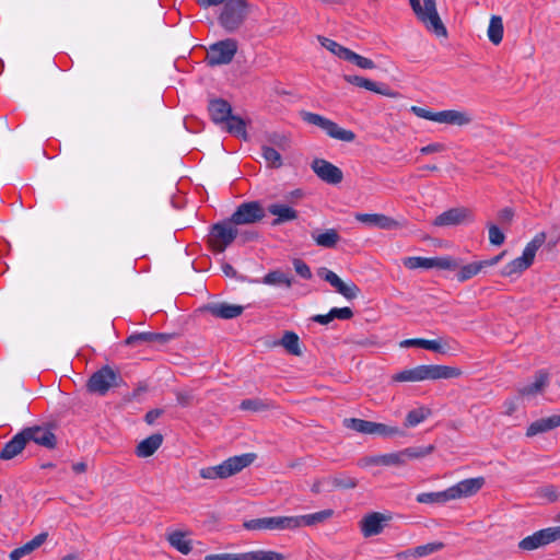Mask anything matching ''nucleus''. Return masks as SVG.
Here are the masks:
<instances>
[{"mask_svg": "<svg viewBox=\"0 0 560 560\" xmlns=\"http://www.w3.org/2000/svg\"><path fill=\"white\" fill-rule=\"evenodd\" d=\"M256 457L255 453H245L232 456L218 465L201 468L199 470V476L203 479L210 480L226 479L250 466Z\"/></svg>", "mask_w": 560, "mask_h": 560, "instance_id": "1", "label": "nucleus"}, {"mask_svg": "<svg viewBox=\"0 0 560 560\" xmlns=\"http://www.w3.org/2000/svg\"><path fill=\"white\" fill-rule=\"evenodd\" d=\"M547 235L545 232L537 233L530 242L526 244L520 257L508 262L501 270L500 275L505 278L521 276L534 262L538 249L545 244Z\"/></svg>", "mask_w": 560, "mask_h": 560, "instance_id": "2", "label": "nucleus"}, {"mask_svg": "<svg viewBox=\"0 0 560 560\" xmlns=\"http://www.w3.org/2000/svg\"><path fill=\"white\" fill-rule=\"evenodd\" d=\"M417 19L427 31L438 37H446L447 31L436 9L435 0H409Z\"/></svg>", "mask_w": 560, "mask_h": 560, "instance_id": "3", "label": "nucleus"}, {"mask_svg": "<svg viewBox=\"0 0 560 560\" xmlns=\"http://www.w3.org/2000/svg\"><path fill=\"white\" fill-rule=\"evenodd\" d=\"M410 110L419 118L443 125L463 127L472 122V116L467 110L446 109L441 112H432L419 106H411Z\"/></svg>", "mask_w": 560, "mask_h": 560, "instance_id": "4", "label": "nucleus"}, {"mask_svg": "<svg viewBox=\"0 0 560 560\" xmlns=\"http://www.w3.org/2000/svg\"><path fill=\"white\" fill-rule=\"evenodd\" d=\"M301 117L305 122L319 127L334 139L351 142L355 138V135L351 130L340 128L336 122L322 115L302 112Z\"/></svg>", "mask_w": 560, "mask_h": 560, "instance_id": "5", "label": "nucleus"}, {"mask_svg": "<svg viewBox=\"0 0 560 560\" xmlns=\"http://www.w3.org/2000/svg\"><path fill=\"white\" fill-rule=\"evenodd\" d=\"M237 234L238 231L230 219L229 221H223L212 226L209 243L214 250L222 253L233 243Z\"/></svg>", "mask_w": 560, "mask_h": 560, "instance_id": "6", "label": "nucleus"}, {"mask_svg": "<svg viewBox=\"0 0 560 560\" xmlns=\"http://www.w3.org/2000/svg\"><path fill=\"white\" fill-rule=\"evenodd\" d=\"M237 51V42L232 38L217 42L207 50L206 60L210 66H221L230 63Z\"/></svg>", "mask_w": 560, "mask_h": 560, "instance_id": "7", "label": "nucleus"}, {"mask_svg": "<svg viewBox=\"0 0 560 560\" xmlns=\"http://www.w3.org/2000/svg\"><path fill=\"white\" fill-rule=\"evenodd\" d=\"M247 15V3L245 0H229L220 15L222 26L233 32L245 20Z\"/></svg>", "mask_w": 560, "mask_h": 560, "instance_id": "8", "label": "nucleus"}, {"mask_svg": "<svg viewBox=\"0 0 560 560\" xmlns=\"http://www.w3.org/2000/svg\"><path fill=\"white\" fill-rule=\"evenodd\" d=\"M474 220L475 215L471 209L466 207H455L439 214L433 220L432 224L439 228H450L470 224Z\"/></svg>", "mask_w": 560, "mask_h": 560, "instance_id": "9", "label": "nucleus"}, {"mask_svg": "<svg viewBox=\"0 0 560 560\" xmlns=\"http://www.w3.org/2000/svg\"><path fill=\"white\" fill-rule=\"evenodd\" d=\"M393 520L390 513L371 512L360 521V529L365 538L380 535Z\"/></svg>", "mask_w": 560, "mask_h": 560, "instance_id": "10", "label": "nucleus"}, {"mask_svg": "<svg viewBox=\"0 0 560 560\" xmlns=\"http://www.w3.org/2000/svg\"><path fill=\"white\" fill-rule=\"evenodd\" d=\"M293 522L291 516H268L246 521L243 526L248 530H292Z\"/></svg>", "mask_w": 560, "mask_h": 560, "instance_id": "11", "label": "nucleus"}, {"mask_svg": "<svg viewBox=\"0 0 560 560\" xmlns=\"http://www.w3.org/2000/svg\"><path fill=\"white\" fill-rule=\"evenodd\" d=\"M35 440V428H27L22 432L15 434L0 452V458L10 460L16 457L25 448L30 441Z\"/></svg>", "mask_w": 560, "mask_h": 560, "instance_id": "12", "label": "nucleus"}, {"mask_svg": "<svg viewBox=\"0 0 560 560\" xmlns=\"http://www.w3.org/2000/svg\"><path fill=\"white\" fill-rule=\"evenodd\" d=\"M265 217L262 207L257 201L244 202L230 218L235 225L253 224Z\"/></svg>", "mask_w": 560, "mask_h": 560, "instance_id": "13", "label": "nucleus"}, {"mask_svg": "<svg viewBox=\"0 0 560 560\" xmlns=\"http://www.w3.org/2000/svg\"><path fill=\"white\" fill-rule=\"evenodd\" d=\"M318 276L334 287L335 290L347 300H353L358 298L360 293V289L354 282L343 281L337 273L327 268H320L318 270Z\"/></svg>", "mask_w": 560, "mask_h": 560, "instance_id": "14", "label": "nucleus"}, {"mask_svg": "<svg viewBox=\"0 0 560 560\" xmlns=\"http://www.w3.org/2000/svg\"><path fill=\"white\" fill-rule=\"evenodd\" d=\"M418 366H419L420 382L428 381V380L436 381V380L457 378L463 374L462 370L456 366L440 365V364H429V365H418Z\"/></svg>", "mask_w": 560, "mask_h": 560, "instance_id": "15", "label": "nucleus"}, {"mask_svg": "<svg viewBox=\"0 0 560 560\" xmlns=\"http://www.w3.org/2000/svg\"><path fill=\"white\" fill-rule=\"evenodd\" d=\"M117 378L114 370L105 366L91 376L88 387L93 393L104 395L112 386L116 385Z\"/></svg>", "mask_w": 560, "mask_h": 560, "instance_id": "16", "label": "nucleus"}, {"mask_svg": "<svg viewBox=\"0 0 560 560\" xmlns=\"http://www.w3.org/2000/svg\"><path fill=\"white\" fill-rule=\"evenodd\" d=\"M313 172L328 184H339L342 178L343 174L342 171L337 167L336 165L331 164L330 162L324 160V159H315L312 162L311 165Z\"/></svg>", "mask_w": 560, "mask_h": 560, "instance_id": "17", "label": "nucleus"}, {"mask_svg": "<svg viewBox=\"0 0 560 560\" xmlns=\"http://www.w3.org/2000/svg\"><path fill=\"white\" fill-rule=\"evenodd\" d=\"M354 218L363 224L383 230H393L400 226L395 219L383 213H357Z\"/></svg>", "mask_w": 560, "mask_h": 560, "instance_id": "18", "label": "nucleus"}, {"mask_svg": "<svg viewBox=\"0 0 560 560\" xmlns=\"http://www.w3.org/2000/svg\"><path fill=\"white\" fill-rule=\"evenodd\" d=\"M205 311L209 312L212 316L223 319H232L238 317L244 307L237 304H230L226 302H213L205 306Z\"/></svg>", "mask_w": 560, "mask_h": 560, "instance_id": "19", "label": "nucleus"}, {"mask_svg": "<svg viewBox=\"0 0 560 560\" xmlns=\"http://www.w3.org/2000/svg\"><path fill=\"white\" fill-rule=\"evenodd\" d=\"M343 79L350 84H353L359 88H363L365 90L372 91L374 93H377V94H381V95H384L387 97L398 98L400 96L398 92H395L385 86H381L376 82H374L370 79L360 77V75H345Z\"/></svg>", "mask_w": 560, "mask_h": 560, "instance_id": "20", "label": "nucleus"}, {"mask_svg": "<svg viewBox=\"0 0 560 560\" xmlns=\"http://www.w3.org/2000/svg\"><path fill=\"white\" fill-rule=\"evenodd\" d=\"M31 308L27 307L24 299H19L12 310L11 325L18 331H23L31 324Z\"/></svg>", "mask_w": 560, "mask_h": 560, "instance_id": "21", "label": "nucleus"}, {"mask_svg": "<svg viewBox=\"0 0 560 560\" xmlns=\"http://www.w3.org/2000/svg\"><path fill=\"white\" fill-rule=\"evenodd\" d=\"M358 486L357 480L354 478L348 476H335V477H325L318 480L314 485V490L327 489V490H342V489H351Z\"/></svg>", "mask_w": 560, "mask_h": 560, "instance_id": "22", "label": "nucleus"}, {"mask_svg": "<svg viewBox=\"0 0 560 560\" xmlns=\"http://www.w3.org/2000/svg\"><path fill=\"white\" fill-rule=\"evenodd\" d=\"M362 462L364 466L400 467L405 465V454H402V452H396L374 455L365 457Z\"/></svg>", "mask_w": 560, "mask_h": 560, "instance_id": "23", "label": "nucleus"}, {"mask_svg": "<svg viewBox=\"0 0 560 560\" xmlns=\"http://www.w3.org/2000/svg\"><path fill=\"white\" fill-rule=\"evenodd\" d=\"M471 492H421L417 497L419 503L442 504L451 500L467 498Z\"/></svg>", "mask_w": 560, "mask_h": 560, "instance_id": "24", "label": "nucleus"}, {"mask_svg": "<svg viewBox=\"0 0 560 560\" xmlns=\"http://www.w3.org/2000/svg\"><path fill=\"white\" fill-rule=\"evenodd\" d=\"M332 515L334 511L327 509L312 514L291 516V521H294L292 525V530L303 526H313L319 523H324L325 521L329 520Z\"/></svg>", "mask_w": 560, "mask_h": 560, "instance_id": "25", "label": "nucleus"}, {"mask_svg": "<svg viewBox=\"0 0 560 560\" xmlns=\"http://www.w3.org/2000/svg\"><path fill=\"white\" fill-rule=\"evenodd\" d=\"M560 427V415H553L547 418L538 419L532 422L526 431V436L532 438Z\"/></svg>", "mask_w": 560, "mask_h": 560, "instance_id": "26", "label": "nucleus"}, {"mask_svg": "<svg viewBox=\"0 0 560 560\" xmlns=\"http://www.w3.org/2000/svg\"><path fill=\"white\" fill-rule=\"evenodd\" d=\"M208 109L212 121L217 125L223 124L232 114L231 105L222 98L212 100Z\"/></svg>", "mask_w": 560, "mask_h": 560, "instance_id": "27", "label": "nucleus"}, {"mask_svg": "<svg viewBox=\"0 0 560 560\" xmlns=\"http://www.w3.org/2000/svg\"><path fill=\"white\" fill-rule=\"evenodd\" d=\"M548 374L545 372H539L535 375L533 383L518 388V395L522 397H534L544 392L548 385Z\"/></svg>", "mask_w": 560, "mask_h": 560, "instance_id": "28", "label": "nucleus"}, {"mask_svg": "<svg viewBox=\"0 0 560 560\" xmlns=\"http://www.w3.org/2000/svg\"><path fill=\"white\" fill-rule=\"evenodd\" d=\"M268 211L276 215L272 225H279L284 222L293 221L298 218V212L290 206L282 203H273L268 207Z\"/></svg>", "mask_w": 560, "mask_h": 560, "instance_id": "29", "label": "nucleus"}, {"mask_svg": "<svg viewBox=\"0 0 560 560\" xmlns=\"http://www.w3.org/2000/svg\"><path fill=\"white\" fill-rule=\"evenodd\" d=\"M168 544L183 555H188L191 549V540L187 538V533L182 530H173L166 535Z\"/></svg>", "mask_w": 560, "mask_h": 560, "instance_id": "30", "label": "nucleus"}, {"mask_svg": "<svg viewBox=\"0 0 560 560\" xmlns=\"http://www.w3.org/2000/svg\"><path fill=\"white\" fill-rule=\"evenodd\" d=\"M163 435L160 433L152 434L147 439L142 440L136 450L139 457H149L153 455L156 450L162 445Z\"/></svg>", "mask_w": 560, "mask_h": 560, "instance_id": "31", "label": "nucleus"}, {"mask_svg": "<svg viewBox=\"0 0 560 560\" xmlns=\"http://www.w3.org/2000/svg\"><path fill=\"white\" fill-rule=\"evenodd\" d=\"M172 338L171 335L166 334H156V332H138L129 336L126 339V345L132 346L138 342H156V343H166Z\"/></svg>", "mask_w": 560, "mask_h": 560, "instance_id": "32", "label": "nucleus"}, {"mask_svg": "<svg viewBox=\"0 0 560 560\" xmlns=\"http://www.w3.org/2000/svg\"><path fill=\"white\" fill-rule=\"evenodd\" d=\"M425 350L448 355L453 354L457 350V343L445 338L428 340Z\"/></svg>", "mask_w": 560, "mask_h": 560, "instance_id": "33", "label": "nucleus"}, {"mask_svg": "<svg viewBox=\"0 0 560 560\" xmlns=\"http://www.w3.org/2000/svg\"><path fill=\"white\" fill-rule=\"evenodd\" d=\"M485 267L481 260L479 261H472L470 264L462 266L459 264V268L457 269L456 279L459 282H465L472 277L479 275L481 271H483Z\"/></svg>", "mask_w": 560, "mask_h": 560, "instance_id": "34", "label": "nucleus"}, {"mask_svg": "<svg viewBox=\"0 0 560 560\" xmlns=\"http://www.w3.org/2000/svg\"><path fill=\"white\" fill-rule=\"evenodd\" d=\"M244 560H287L288 557L284 553L275 551L258 549L248 552H244Z\"/></svg>", "mask_w": 560, "mask_h": 560, "instance_id": "35", "label": "nucleus"}, {"mask_svg": "<svg viewBox=\"0 0 560 560\" xmlns=\"http://www.w3.org/2000/svg\"><path fill=\"white\" fill-rule=\"evenodd\" d=\"M314 242L325 248H332L340 240L338 232L335 229H328L323 233L312 235Z\"/></svg>", "mask_w": 560, "mask_h": 560, "instance_id": "36", "label": "nucleus"}, {"mask_svg": "<svg viewBox=\"0 0 560 560\" xmlns=\"http://www.w3.org/2000/svg\"><path fill=\"white\" fill-rule=\"evenodd\" d=\"M489 40L499 45L503 38V22L502 18L499 15H492L489 22L488 31H487Z\"/></svg>", "mask_w": 560, "mask_h": 560, "instance_id": "37", "label": "nucleus"}, {"mask_svg": "<svg viewBox=\"0 0 560 560\" xmlns=\"http://www.w3.org/2000/svg\"><path fill=\"white\" fill-rule=\"evenodd\" d=\"M432 415V411L430 408L421 406L413 410H410L405 420V425L407 428H412L418 425L419 423L423 422L427 418H429Z\"/></svg>", "mask_w": 560, "mask_h": 560, "instance_id": "38", "label": "nucleus"}, {"mask_svg": "<svg viewBox=\"0 0 560 560\" xmlns=\"http://www.w3.org/2000/svg\"><path fill=\"white\" fill-rule=\"evenodd\" d=\"M279 345L293 355L302 354L299 336L293 331H285L279 341Z\"/></svg>", "mask_w": 560, "mask_h": 560, "instance_id": "39", "label": "nucleus"}, {"mask_svg": "<svg viewBox=\"0 0 560 560\" xmlns=\"http://www.w3.org/2000/svg\"><path fill=\"white\" fill-rule=\"evenodd\" d=\"M343 425L347 429L353 430L359 433L372 434L374 422L358 418H346L343 420Z\"/></svg>", "mask_w": 560, "mask_h": 560, "instance_id": "40", "label": "nucleus"}, {"mask_svg": "<svg viewBox=\"0 0 560 560\" xmlns=\"http://www.w3.org/2000/svg\"><path fill=\"white\" fill-rule=\"evenodd\" d=\"M261 282L268 285H284L285 288H291L292 278L280 270H273L268 272L262 278Z\"/></svg>", "mask_w": 560, "mask_h": 560, "instance_id": "41", "label": "nucleus"}, {"mask_svg": "<svg viewBox=\"0 0 560 560\" xmlns=\"http://www.w3.org/2000/svg\"><path fill=\"white\" fill-rule=\"evenodd\" d=\"M223 124H225V129L229 132L243 139H247L246 125L241 117L233 116L231 114L230 117Z\"/></svg>", "mask_w": 560, "mask_h": 560, "instance_id": "42", "label": "nucleus"}, {"mask_svg": "<svg viewBox=\"0 0 560 560\" xmlns=\"http://www.w3.org/2000/svg\"><path fill=\"white\" fill-rule=\"evenodd\" d=\"M483 487H490L485 477H475L459 481L447 490H479Z\"/></svg>", "mask_w": 560, "mask_h": 560, "instance_id": "43", "label": "nucleus"}, {"mask_svg": "<svg viewBox=\"0 0 560 560\" xmlns=\"http://www.w3.org/2000/svg\"><path fill=\"white\" fill-rule=\"evenodd\" d=\"M318 42L320 43V45L326 48L328 51H330L332 55H335L336 57L345 60L348 52H349V48L338 44L337 42L330 39V38H327V37H324V36H319L318 37Z\"/></svg>", "mask_w": 560, "mask_h": 560, "instance_id": "44", "label": "nucleus"}, {"mask_svg": "<svg viewBox=\"0 0 560 560\" xmlns=\"http://www.w3.org/2000/svg\"><path fill=\"white\" fill-rule=\"evenodd\" d=\"M272 407L273 406L270 401L259 399V398L245 399L240 405L241 410L252 411V412H261V411L271 409Z\"/></svg>", "mask_w": 560, "mask_h": 560, "instance_id": "45", "label": "nucleus"}, {"mask_svg": "<svg viewBox=\"0 0 560 560\" xmlns=\"http://www.w3.org/2000/svg\"><path fill=\"white\" fill-rule=\"evenodd\" d=\"M542 546H546V544L541 530L535 532L533 535L525 537L518 542V547L527 551L535 550Z\"/></svg>", "mask_w": 560, "mask_h": 560, "instance_id": "46", "label": "nucleus"}, {"mask_svg": "<svg viewBox=\"0 0 560 560\" xmlns=\"http://www.w3.org/2000/svg\"><path fill=\"white\" fill-rule=\"evenodd\" d=\"M57 444L56 436L52 429L43 428L37 425V445L45 446L47 448H54Z\"/></svg>", "mask_w": 560, "mask_h": 560, "instance_id": "47", "label": "nucleus"}, {"mask_svg": "<svg viewBox=\"0 0 560 560\" xmlns=\"http://www.w3.org/2000/svg\"><path fill=\"white\" fill-rule=\"evenodd\" d=\"M261 153L269 166L278 168L282 165V158L275 148L264 144L261 147Z\"/></svg>", "mask_w": 560, "mask_h": 560, "instance_id": "48", "label": "nucleus"}, {"mask_svg": "<svg viewBox=\"0 0 560 560\" xmlns=\"http://www.w3.org/2000/svg\"><path fill=\"white\" fill-rule=\"evenodd\" d=\"M432 268L457 270L459 268V260L451 256L433 257Z\"/></svg>", "mask_w": 560, "mask_h": 560, "instance_id": "49", "label": "nucleus"}, {"mask_svg": "<svg viewBox=\"0 0 560 560\" xmlns=\"http://www.w3.org/2000/svg\"><path fill=\"white\" fill-rule=\"evenodd\" d=\"M433 257H407L404 260V265L408 269H418V268H424L430 269L432 268Z\"/></svg>", "mask_w": 560, "mask_h": 560, "instance_id": "50", "label": "nucleus"}, {"mask_svg": "<svg viewBox=\"0 0 560 560\" xmlns=\"http://www.w3.org/2000/svg\"><path fill=\"white\" fill-rule=\"evenodd\" d=\"M345 60L355 65L357 67H359L361 69H374L375 68V63L373 60H371L366 57H363L352 50H349Z\"/></svg>", "mask_w": 560, "mask_h": 560, "instance_id": "51", "label": "nucleus"}, {"mask_svg": "<svg viewBox=\"0 0 560 560\" xmlns=\"http://www.w3.org/2000/svg\"><path fill=\"white\" fill-rule=\"evenodd\" d=\"M375 435H381L384 438H393L397 435H402V431L398 427L387 425L384 423L374 422L373 433Z\"/></svg>", "mask_w": 560, "mask_h": 560, "instance_id": "52", "label": "nucleus"}, {"mask_svg": "<svg viewBox=\"0 0 560 560\" xmlns=\"http://www.w3.org/2000/svg\"><path fill=\"white\" fill-rule=\"evenodd\" d=\"M444 548V544L441 541H433L425 545L418 546L413 548V552L416 553L417 558H423L429 555H432L434 552L440 551Z\"/></svg>", "mask_w": 560, "mask_h": 560, "instance_id": "53", "label": "nucleus"}, {"mask_svg": "<svg viewBox=\"0 0 560 560\" xmlns=\"http://www.w3.org/2000/svg\"><path fill=\"white\" fill-rule=\"evenodd\" d=\"M394 382H420L419 366L400 371L393 375Z\"/></svg>", "mask_w": 560, "mask_h": 560, "instance_id": "54", "label": "nucleus"}, {"mask_svg": "<svg viewBox=\"0 0 560 560\" xmlns=\"http://www.w3.org/2000/svg\"><path fill=\"white\" fill-rule=\"evenodd\" d=\"M433 450H434L433 445H428L424 447H411V448H407L401 452H402V454H405V464H406L408 462V459L424 457V456L431 454L433 452Z\"/></svg>", "mask_w": 560, "mask_h": 560, "instance_id": "55", "label": "nucleus"}, {"mask_svg": "<svg viewBox=\"0 0 560 560\" xmlns=\"http://www.w3.org/2000/svg\"><path fill=\"white\" fill-rule=\"evenodd\" d=\"M35 550V538L31 539L24 546L14 549L10 553V560H21L22 558L30 556Z\"/></svg>", "mask_w": 560, "mask_h": 560, "instance_id": "56", "label": "nucleus"}, {"mask_svg": "<svg viewBox=\"0 0 560 560\" xmlns=\"http://www.w3.org/2000/svg\"><path fill=\"white\" fill-rule=\"evenodd\" d=\"M488 230L490 244L500 246L504 243L505 235L495 224H488Z\"/></svg>", "mask_w": 560, "mask_h": 560, "instance_id": "57", "label": "nucleus"}, {"mask_svg": "<svg viewBox=\"0 0 560 560\" xmlns=\"http://www.w3.org/2000/svg\"><path fill=\"white\" fill-rule=\"evenodd\" d=\"M540 530L546 545L560 539V526L547 527Z\"/></svg>", "mask_w": 560, "mask_h": 560, "instance_id": "58", "label": "nucleus"}, {"mask_svg": "<svg viewBox=\"0 0 560 560\" xmlns=\"http://www.w3.org/2000/svg\"><path fill=\"white\" fill-rule=\"evenodd\" d=\"M268 142L281 150L289 148V138L281 133H271L268 136Z\"/></svg>", "mask_w": 560, "mask_h": 560, "instance_id": "59", "label": "nucleus"}, {"mask_svg": "<svg viewBox=\"0 0 560 560\" xmlns=\"http://www.w3.org/2000/svg\"><path fill=\"white\" fill-rule=\"evenodd\" d=\"M243 553H211L205 557V560H244Z\"/></svg>", "mask_w": 560, "mask_h": 560, "instance_id": "60", "label": "nucleus"}, {"mask_svg": "<svg viewBox=\"0 0 560 560\" xmlns=\"http://www.w3.org/2000/svg\"><path fill=\"white\" fill-rule=\"evenodd\" d=\"M330 313H331L332 319H335V318L350 319L353 316V312L351 311L350 307H341V308L334 307L330 310Z\"/></svg>", "mask_w": 560, "mask_h": 560, "instance_id": "61", "label": "nucleus"}, {"mask_svg": "<svg viewBox=\"0 0 560 560\" xmlns=\"http://www.w3.org/2000/svg\"><path fill=\"white\" fill-rule=\"evenodd\" d=\"M294 269L298 275H300L304 279H310L312 277V272L310 267L300 259L294 260Z\"/></svg>", "mask_w": 560, "mask_h": 560, "instance_id": "62", "label": "nucleus"}, {"mask_svg": "<svg viewBox=\"0 0 560 560\" xmlns=\"http://www.w3.org/2000/svg\"><path fill=\"white\" fill-rule=\"evenodd\" d=\"M427 342H428V339H422V338L406 339V340L400 341L399 347L400 348L420 347V348L425 349Z\"/></svg>", "mask_w": 560, "mask_h": 560, "instance_id": "63", "label": "nucleus"}, {"mask_svg": "<svg viewBox=\"0 0 560 560\" xmlns=\"http://www.w3.org/2000/svg\"><path fill=\"white\" fill-rule=\"evenodd\" d=\"M514 211L511 208H504L499 211L498 218L501 223H510L513 220Z\"/></svg>", "mask_w": 560, "mask_h": 560, "instance_id": "64", "label": "nucleus"}]
</instances>
